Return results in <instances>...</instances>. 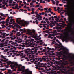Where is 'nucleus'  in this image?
<instances>
[{"label":"nucleus","mask_w":74,"mask_h":74,"mask_svg":"<svg viewBox=\"0 0 74 74\" xmlns=\"http://www.w3.org/2000/svg\"><path fill=\"white\" fill-rule=\"evenodd\" d=\"M7 51H8V49H6L4 51V52H7Z\"/></svg>","instance_id":"nucleus-58"},{"label":"nucleus","mask_w":74,"mask_h":74,"mask_svg":"<svg viewBox=\"0 0 74 74\" xmlns=\"http://www.w3.org/2000/svg\"><path fill=\"white\" fill-rule=\"evenodd\" d=\"M35 59L36 60H37L38 61H39L40 60V62H42V59H41L40 58H35Z\"/></svg>","instance_id":"nucleus-19"},{"label":"nucleus","mask_w":74,"mask_h":74,"mask_svg":"<svg viewBox=\"0 0 74 74\" xmlns=\"http://www.w3.org/2000/svg\"><path fill=\"white\" fill-rule=\"evenodd\" d=\"M61 29H62V27H59L58 29H57V31L58 32H60L61 31Z\"/></svg>","instance_id":"nucleus-24"},{"label":"nucleus","mask_w":74,"mask_h":74,"mask_svg":"<svg viewBox=\"0 0 74 74\" xmlns=\"http://www.w3.org/2000/svg\"><path fill=\"white\" fill-rule=\"evenodd\" d=\"M16 22L18 24H22V25L29 24V22L26 21L24 20H22L20 18H17Z\"/></svg>","instance_id":"nucleus-3"},{"label":"nucleus","mask_w":74,"mask_h":74,"mask_svg":"<svg viewBox=\"0 0 74 74\" xmlns=\"http://www.w3.org/2000/svg\"><path fill=\"white\" fill-rule=\"evenodd\" d=\"M15 8H17V10H19V7H18V4H16Z\"/></svg>","instance_id":"nucleus-29"},{"label":"nucleus","mask_w":74,"mask_h":74,"mask_svg":"<svg viewBox=\"0 0 74 74\" xmlns=\"http://www.w3.org/2000/svg\"><path fill=\"white\" fill-rule=\"evenodd\" d=\"M14 19H11L9 21L10 22H12L13 21H14Z\"/></svg>","instance_id":"nucleus-42"},{"label":"nucleus","mask_w":74,"mask_h":74,"mask_svg":"<svg viewBox=\"0 0 74 74\" xmlns=\"http://www.w3.org/2000/svg\"><path fill=\"white\" fill-rule=\"evenodd\" d=\"M49 10H46L45 11V12H47V13H49V12H51V9L49 8L48 9Z\"/></svg>","instance_id":"nucleus-21"},{"label":"nucleus","mask_w":74,"mask_h":74,"mask_svg":"<svg viewBox=\"0 0 74 74\" xmlns=\"http://www.w3.org/2000/svg\"><path fill=\"white\" fill-rule=\"evenodd\" d=\"M53 33H54V34H55V33H56V35H57V34H60V33H56V30L54 31V32H53Z\"/></svg>","instance_id":"nucleus-31"},{"label":"nucleus","mask_w":74,"mask_h":74,"mask_svg":"<svg viewBox=\"0 0 74 74\" xmlns=\"http://www.w3.org/2000/svg\"><path fill=\"white\" fill-rule=\"evenodd\" d=\"M15 64H14V67L16 69V68H17V67H18V69L20 70V69L21 68V67H22V65H18V64L16 62H15Z\"/></svg>","instance_id":"nucleus-5"},{"label":"nucleus","mask_w":74,"mask_h":74,"mask_svg":"<svg viewBox=\"0 0 74 74\" xmlns=\"http://www.w3.org/2000/svg\"><path fill=\"white\" fill-rule=\"evenodd\" d=\"M13 32H10V36H12L13 35Z\"/></svg>","instance_id":"nucleus-55"},{"label":"nucleus","mask_w":74,"mask_h":74,"mask_svg":"<svg viewBox=\"0 0 74 74\" xmlns=\"http://www.w3.org/2000/svg\"><path fill=\"white\" fill-rule=\"evenodd\" d=\"M26 5H25L24 6V8H27V7H26Z\"/></svg>","instance_id":"nucleus-63"},{"label":"nucleus","mask_w":74,"mask_h":74,"mask_svg":"<svg viewBox=\"0 0 74 74\" xmlns=\"http://www.w3.org/2000/svg\"><path fill=\"white\" fill-rule=\"evenodd\" d=\"M25 74H32V72L29 69H27L25 70Z\"/></svg>","instance_id":"nucleus-10"},{"label":"nucleus","mask_w":74,"mask_h":74,"mask_svg":"<svg viewBox=\"0 0 74 74\" xmlns=\"http://www.w3.org/2000/svg\"><path fill=\"white\" fill-rule=\"evenodd\" d=\"M59 13H60V12H61V11H63V8H61L60 9V10H59Z\"/></svg>","instance_id":"nucleus-41"},{"label":"nucleus","mask_w":74,"mask_h":74,"mask_svg":"<svg viewBox=\"0 0 74 74\" xmlns=\"http://www.w3.org/2000/svg\"><path fill=\"white\" fill-rule=\"evenodd\" d=\"M36 45V46L37 45H38L37 44H36L35 43H33V42L31 43L29 45V46L30 47H32V48H33V47H34V45Z\"/></svg>","instance_id":"nucleus-12"},{"label":"nucleus","mask_w":74,"mask_h":74,"mask_svg":"<svg viewBox=\"0 0 74 74\" xmlns=\"http://www.w3.org/2000/svg\"><path fill=\"white\" fill-rule=\"evenodd\" d=\"M51 19V20L50 21V22H51V24L53 25V26H55V24L54 22L53 21L54 20V17L53 16L52 17Z\"/></svg>","instance_id":"nucleus-9"},{"label":"nucleus","mask_w":74,"mask_h":74,"mask_svg":"<svg viewBox=\"0 0 74 74\" xmlns=\"http://www.w3.org/2000/svg\"><path fill=\"white\" fill-rule=\"evenodd\" d=\"M9 3H10V4H12V2H13V0H10L9 1Z\"/></svg>","instance_id":"nucleus-39"},{"label":"nucleus","mask_w":74,"mask_h":74,"mask_svg":"<svg viewBox=\"0 0 74 74\" xmlns=\"http://www.w3.org/2000/svg\"><path fill=\"white\" fill-rule=\"evenodd\" d=\"M5 22H5L4 21H0V24H2V25H4L5 23Z\"/></svg>","instance_id":"nucleus-30"},{"label":"nucleus","mask_w":74,"mask_h":74,"mask_svg":"<svg viewBox=\"0 0 74 74\" xmlns=\"http://www.w3.org/2000/svg\"><path fill=\"white\" fill-rule=\"evenodd\" d=\"M7 64L8 65H10V64H11L10 65V66L12 67H15V62H12L11 61H8L7 62Z\"/></svg>","instance_id":"nucleus-4"},{"label":"nucleus","mask_w":74,"mask_h":74,"mask_svg":"<svg viewBox=\"0 0 74 74\" xmlns=\"http://www.w3.org/2000/svg\"><path fill=\"white\" fill-rule=\"evenodd\" d=\"M15 21H13V24L14 25V27H16L17 28L21 29V27L19 25H18V24L15 23Z\"/></svg>","instance_id":"nucleus-8"},{"label":"nucleus","mask_w":74,"mask_h":74,"mask_svg":"<svg viewBox=\"0 0 74 74\" xmlns=\"http://www.w3.org/2000/svg\"><path fill=\"white\" fill-rule=\"evenodd\" d=\"M16 35L17 36H20L21 35V34L20 33V32H18L17 33Z\"/></svg>","instance_id":"nucleus-26"},{"label":"nucleus","mask_w":74,"mask_h":74,"mask_svg":"<svg viewBox=\"0 0 74 74\" xmlns=\"http://www.w3.org/2000/svg\"><path fill=\"white\" fill-rule=\"evenodd\" d=\"M25 66H22L21 68L20 69V70L21 71L23 72H21V73H22V74H23V73H24V72L25 74H26V73H25V71H26V70L27 69L29 70L28 69H27L25 70Z\"/></svg>","instance_id":"nucleus-6"},{"label":"nucleus","mask_w":74,"mask_h":74,"mask_svg":"<svg viewBox=\"0 0 74 74\" xmlns=\"http://www.w3.org/2000/svg\"><path fill=\"white\" fill-rule=\"evenodd\" d=\"M13 4L12 5V6H14V5H15L16 2H13Z\"/></svg>","instance_id":"nucleus-45"},{"label":"nucleus","mask_w":74,"mask_h":74,"mask_svg":"<svg viewBox=\"0 0 74 74\" xmlns=\"http://www.w3.org/2000/svg\"><path fill=\"white\" fill-rule=\"evenodd\" d=\"M6 25L8 27H10L11 28V27H12V25H9L8 23H6Z\"/></svg>","instance_id":"nucleus-23"},{"label":"nucleus","mask_w":74,"mask_h":74,"mask_svg":"<svg viewBox=\"0 0 74 74\" xmlns=\"http://www.w3.org/2000/svg\"><path fill=\"white\" fill-rule=\"evenodd\" d=\"M46 22H47V23H48V24H49V21H46Z\"/></svg>","instance_id":"nucleus-60"},{"label":"nucleus","mask_w":74,"mask_h":74,"mask_svg":"<svg viewBox=\"0 0 74 74\" xmlns=\"http://www.w3.org/2000/svg\"><path fill=\"white\" fill-rule=\"evenodd\" d=\"M23 45H19V46H21V47H25V45H26V47H27V48L29 47V45H27V43H26H26L25 44L24 43H23Z\"/></svg>","instance_id":"nucleus-14"},{"label":"nucleus","mask_w":74,"mask_h":74,"mask_svg":"<svg viewBox=\"0 0 74 74\" xmlns=\"http://www.w3.org/2000/svg\"><path fill=\"white\" fill-rule=\"evenodd\" d=\"M17 39H18V41H19V40H22L20 38H19V37H17Z\"/></svg>","instance_id":"nucleus-57"},{"label":"nucleus","mask_w":74,"mask_h":74,"mask_svg":"<svg viewBox=\"0 0 74 74\" xmlns=\"http://www.w3.org/2000/svg\"><path fill=\"white\" fill-rule=\"evenodd\" d=\"M47 49L48 50H51V49H52L51 48H49L48 47H47Z\"/></svg>","instance_id":"nucleus-47"},{"label":"nucleus","mask_w":74,"mask_h":74,"mask_svg":"<svg viewBox=\"0 0 74 74\" xmlns=\"http://www.w3.org/2000/svg\"><path fill=\"white\" fill-rule=\"evenodd\" d=\"M49 36H53V37H55L54 34H49Z\"/></svg>","instance_id":"nucleus-38"},{"label":"nucleus","mask_w":74,"mask_h":74,"mask_svg":"<svg viewBox=\"0 0 74 74\" xmlns=\"http://www.w3.org/2000/svg\"><path fill=\"white\" fill-rule=\"evenodd\" d=\"M60 18V17L58 16L56 19H55V20L54 21L55 24H56V23H57V22H61V21L59 20Z\"/></svg>","instance_id":"nucleus-7"},{"label":"nucleus","mask_w":74,"mask_h":74,"mask_svg":"<svg viewBox=\"0 0 74 74\" xmlns=\"http://www.w3.org/2000/svg\"><path fill=\"white\" fill-rule=\"evenodd\" d=\"M35 57H36V58H37V56H34V55H33L32 57H31L32 58H31L29 60H33V61H31V62H34V61L35 60V59H34V58Z\"/></svg>","instance_id":"nucleus-11"},{"label":"nucleus","mask_w":74,"mask_h":74,"mask_svg":"<svg viewBox=\"0 0 74 74\" xmlns=\"http://www.w3.org/2000/svg\"><path fill=\"white\" fill-rule=\"evenodd\" d=\"M23 3H24V4H25V5H26L27 4L26 2L25 1H24L23 2Z\"/></svg>","instance_id":"nucleus-64"},{"label":"nucleus","mask_w":74,"mask_h":74,"mask_svg":"<svg viewBox=\"0 0 74 74\" xmlns=\"http://www.w3.org/2000/svg\"><path fill=\"white\" fill-rule=\"evenodd\" d=\"M40 44H43V42H42V40H40L39 41H38L36 42V43H37V44H38V43H40Z\"/></svg>","instance_id":"nucleus-22"},{"label":"nucleus","mask_w":74,"mask_h":74,"mask_svg":"<svg viewBox=\"0 0 74 74\" xmlns=\"http://www.w3.org/2000/svg\"><path fill=\"white\" fill-rule=\"evenodd\" d=\"M37 52V49H36L35 50V51L34 52V53H36V52Z\"/></svg>","instance_id":"nucleus-53"},{"label":"nucleus","mask_w":74,"mask_h":74,"mask_svg":"<svg viewBox=\"0 0 74 74\" xmlns=\"http://www.w3.org/2000/svg\"><path fill=\"white\" fill-rule=\"evenodd\" d=\"M41 14L43 15H45V13H44V12H42V13H40V15H41Z\"/></svg>","instance_id":"nucleus-52"},{"label":"nucleus","mask_w":74,"mask_h":74,"mask_svg":"<svg viewBox=\"0 0 74 74\" xmlns=\"http://www.w3.org/2000/svg\"><path fill=\"white\" fill-rule=\"evenodd\" d=\"M1 61H3V62H6L7 60H8V59H5V60H4L2 59L1 60Z\"/></svg>","instance_id":"nucleus-32"},{"label":"nucleus","mask_w":74,"mask_h":74,"mask_svg":"<svg viewBox=\"0 0 74 74\" xmlns=\"http://www.w3.org/2000/svg\"><path fill=\"white\" fill-rule=\"evenodd\" d=\"M42 65H43V63H41L38 62V64H37V67H42V66H42Z\"/></svg>","instance_id":"nucleus-17"},{"label":"nucleus","mask_w":74,"mask_h":74,"mask_svg":"<svg viewBox=\"0 0 74 74\" xmlns=\"http://www.w3.org/2000/svg\"><path fill=\"white\" fill-rule=\"evenodd\" d=\"M28 34H29V35H30V36H32L33 35V33L30 32H28Z\"/></svg>","instance_id":"nucleus-33"},{"label":"nucleus","mask_w":74,"mask_h":74,"mask_svg":"<svg viewBox=\"0 0 74 74\" xmlns=\"http://www.w3.org/2000/svg\"><path fill=\"white\" fill-rule=\"evenodd\" d=\"M0 15H1V16H4V14H3V13H0Z\"/></svg>","instance_id":"nucleus-49"},{"label":"nucleus","mask_w":74,"mask_h":74,"mask_svg":"<svg viewBox=\"0 0 74 74\" xmlns=\"http://www.w3.org/2000/svg\"><path fill=\"white\" fill-rule=\"evenodd\" d=\"M47 52L48 55H50L51 53H53V51H50L49 50L47 51Z\"/></svg>","instance_id":"nucleus-20"},{"label":"nucleus","mask_w":74,"mask_h":74,"mask_svg":"<svg viewBox=\"0 0 74 74\" xmlns=\"http://www.w3.org/2000/svg\"><path fill=\"white\" fill-rule=\"evenodd\" d=\"M5 18L3 17L1 18L0 21H1V20H5Z\"/></svg>","instance_id":"nucleus-43"},{"label":"nucleus","mask_w":74,"mask_h":74,"mask_svg":"<svg viewBox=\"0 0 74 74\" xmlns=\"http://www.w3.org/2000/svg\"><path fill=\"white\" fill-rule=\"evenodd\" d=\"M33 4H34V3H33V2H32L31 3H30V5H33Z\"/></svg>","instance_id":"nucleus-56"},{"label":"nucleus","mask_w":74,"mask_h":74,"mask_svg":"<svg viewBox=\"0 0 74 74\" xmlns=\"http://www.w3.org/2000/svg\"><path fill=\"white\" fill-rule=\"evenodd\" d=\"M60 9V8L59 7H58L57 8V11H58V13H59Z\"/></svg>","instance_id":"nucleus-40"},{"label":"nucleus","mask_w":74,"mask_h":74,"mask_svg":"<svg viewBox=\"0 0 74 74\" xmlns=\"http://www.w3.org/2000/svg\"><path fill=\"white\" fill-rule=\"evenodd\" d=\"M38 35L37 34H35V33H34L32 36V37H33L34 38H36L37 36Z\"/></svg>","instance_id":"nucleus-18"},{"label":"nucleus","mask_w":74,"mask_h":74,"mask_svg":"<svg viewBox=\"0 0 74 74\" xmlns=\"http://www.w3.org/2000/svg\"><path fill=\"white\" fill-rule=\"evenodd\" d=\"M27 10H24V13H27Z\"/></svg>","instance_id":"nucleus-61"},{"label":"nucleus","mask_w":74,"mask_h":74,"mask_svg":"<svg viewBox=\"0 0 74 74\" xmlns=\"http://www.w3.org/2000/svg\"><path fill=\"white\" fill-rule=\"evenodd\" d=\"M48 38H51V39H53V37H51V36H49L48 37Z\"/></svg>","instance_id":"nucleus-48"},{"label":"nucleus","mask_w":74,"mask_h":74,"mask_svg":"<svg viewBox=\"0 0 74 74\" xmlns=\"http://www.w3.org/2000/svg\"><path fill=\"white\" fill-rule=\"evenodd\" d=\"M31 40V41H30V40H28L26 41V43L27 44H29L31 43L32 42H33V41H34V39H32Z\"/></svg>","instance_id":"nucleus-13"},{"label":"nucleus","mask_w":74,"mask_h":74,"mask_svg":"<svg viewBox=\"0 0 74 74\" xmlns=\"http://www.w3.org/2000/svg\"><path fill=\"white\" fill-rule=\"evenodd\" d=\"M56 41L58 43H59L60 45H58L56 46L55 47V48H60L59 47H60V49L58 50V51H60L62 50V49L63 51H60V52H58V54L60 55H63V54L67 55L69 51L68 49L65 47H64L62 46V44L60 43V42L59 41V40L58 39L56 40Z\"/></svg>","instance_id":"nucleus-1"},{"label":"nucleus","mask_w":74,"mask_h":74,"mask_svg":"<svg viewBox=\"0 0 74 74\" xmlns=\"http://www.w3.org/2000/svg\"><path fill=\"white\" fill-rule=\"evenodd\" d=\"M41 38H36L35 39L36 40V41H38V40H41Z\"/></svg>","instance_id":"nucleus-34"},{"label":"nucleus","mask_w":74,"mask_h":74,"mask_svg":"<svg viewBox=\"0 0 74 74\" xmlns=\"http://www.w3.org/2000/svg\"><path fill=\"white\" fill-rule=\"evenodd\" d=\"M2 27L3 28H4V27H5V25H2Z\"/></svg>","instance_id":"nucleus-59"},{"label":"nucleus","mask_w":74,"mask_h":74,"mask_svg":"<svg viewBox=\"0 0 74 74\" xmlns=\"http://www.w3.org/2000/svg\"><path fill=\"white\" fill-rule=\"evenodd\" d=\"M35 22H36V24H38V21L36 20L35 21Z\"/></svg>","instance_id":"nucleus-62"},{"label":"nucleus","mask_w":74,"mask_h":74,"mask_svg":"<svg viewBox=\"0 0 74 74\" xmlns=\"http://www.w3.org/2000/svg\"><path fill=\"white\" fill-rule=\"evenodd\" d=\"M12 72V71H11V70H8V73H9V74H11Z\"/></svg>","instance_id":"nucleus-28"},{"label":"nucleus","mask_w":74,"mask_h":74,"mask_svg":"<svg viewBox=\"0 0 74 74\" xmlns=\"http://www.w3.org/2000/svg\"><path fill=\"white\" fill-rule=\"evenodd\" d=\"M35 10V8H32L31 9V11L32 12H31V14H34V13L36 14H37L36 13V12H35L34 13V10Z\"/></svg>","instance_id":"nucleus-15"},{"label":"nucleus","mask_w":74,"mask_h":74,"mask_svg":"<svg viewBox=\"0 0 74 74\" xmlns=\"http://www.w3.org/2000/svg\"><path fill=\"white\" fill-rule=\"evenodd\" d=\"M3 4H5V5L7 4V3L5 2H3Z\"/></svg>","instance_id":"nucleus-54"},{"label":"nucleus","mask_w":74,"mask_h":74,"mask_svg":"<svg viewBox=\"0 0 74 74\" xmlns=\"http://www.w3.org/2000/svg\"><path fill=\"white\" fill-rule=\"evenodd\" d=\"M37 19L39 21H40L42 19V17L41 16H39L37 17Z\"/></svg>","instance_id":"nucleus-25"},{"label":"nucleus","mask_w":74,"mask_h":74,"mask_svg":"<svg viewBox=\"0 0 74 74\" xmlns=\"http://www.w3.org/2000/svg\"><path fill=\"white\" fill-rule=\"evenodd\" d=\"M3 35V37H4L3 38H5V34H6V33H3L2 34Z\"/></svg>","instance_id":"nucleus-35"},{"label":"nucleus","mask_w":74,"mask_h":74,"mask_svg":"<svg viewBox=\"0 0 74 74\" xmlns=\"http://www.w3.org/2000/svg\"><path fill=\"white\" fill-rule=\"evenodd\" d=\"M71 4L64 5L65 9L71 13L72 16H74V0H69Z\"/></svg>","instance_id":"nucleus-2"},{"label":"nucleus","mask_w":74,"mask_h":74,"mask_svg":"<svg viewBox=\"0 0 74 74\" xmlns=\"http://www.w3.org/2000/svg\"><path fill=\"white\" fill-rule=\"evenodd\" d=\"M43 19L45 20V21H47L48 20V18H46L45 17H44L43 18Z\"/></svg>","instance_id":"nucleus-46"},{"label":"nucleus","mask_w":74,"mask_h":74,"mask_svg":"<svg viewBox=\"0 0 74 74\" xmlns=\"http://www.w3.org/2000/svg\"><path fill=\"white\" fill-rule=\"evenodd\" d=\"M51 1H52V3L53 4H54V5H55V4H56V3H55V1L52 0H51Z\"/></svg>","instance_id":"nucleus-37"},{"label":"nucleus","mask_w":74,"mask_h":74,"mask_svg":"<svg viewBox=\"0 0 74 74\" xmlns=\"http://www.w3.org/2000/svg\"><path fill=\"white\" fill-rule=\"evenodd\" d=\"M17 37H16V36L14 35L12 37V40H14V39H16V38Z\"/></svg>","instance_id":"nucleus-27"},{"label":"nucleus","mask_w":74,"mask_h":74,"mask_svg":"<svg viewBox=\"0 0 74 74\" xmlns=\"http://www.w3.org/2000/svg\"><path fill=\"white\" fill-rule=\"evenodd\" d=\"M31 54V53H27V56H30L31 55H30Z\"/></svg>","instance_id":"nucleus-36"},{"label":"nucleus","mask_w":74,"mask_h":74,"mask_svg":"<svg viewBox=\"0 0 74 74\" xmlns=\"http://www.w3.org/2000/svg\"><path fill=\"white\" fill-rule=\"evenodd\" d=\"M13 4L12 5V6H14V5H15L16 2H13Z\"/></svg>","instance_id":"nucleus-44"},{"label":"nucleus","mask_w":74,"mask_h":74,"mask_svg":"<svg viewBox=\"0 0 74 74\" xmlns=\"http://www.w3.org/2000/svg\"><path fill=\"white\" fill-rule=\"evenodd\" d=\"M13 17L12 16H11L10 18L9 16L7 18V19H6V23H8L9 22V21L10 20V18L11 19H12Z\"/></svg>","instance_id":"nucleus-16"},{"label":"nucleus","mask_w":74,"mask_h":74,"mask_svg":"<svg viewBox=\"0 0 74 74\" xmlns=\"http://www.w3.org/2000/svg\"><path fill=\"white\" fill-rule=\"evenodd\" d=\"M32 33H34L36 32V31L34 29H33L32 30Z\"/></svg>","instance_id":"nucleus-51"},{"label":"nucleus","mask_w":74,"mask_h":74,"mask_svg":"<svg viewBox=\"0 0 74 74\" xmlns=\"http://www.w3.org/2000/svg\"><path fill=\"white\" fill-rule=\"evenodd\" d=\"M62 22H63V23L62 24V25H64V26H65V24H64V23H65V22L63 21H62Z\"/></svg>","instance_id":"nucleus-50"}]
</instances>
